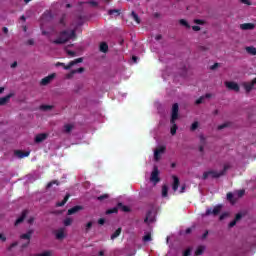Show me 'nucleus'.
Instances as JSON below:
<instances>
[{"label":"nucleus","instance_id":"1","mask_svg":"<svg viewBox=\"0 0 256 256\" xmlns=\"http://www.w3.org/2000/svg\"><path fill=\"white\" fill-rule=\"evenodd\" d=\"M70 39H77V31L72 30L69 32V30H64L59 33V37L56 40H53L52 43L54 45H65L67 41H70Z\"/></svg>","mask_w":256,"mask_h":256},{"label":"nucleus","instance_id":"2","mask_svg":"<svg viewBox=\"0 0 256 256\" xmlns=\"http://www.w3.org/2000/svg\"><path fill=\"white\" fill-rule=\"evenodd\" d=\"M231 166L229 164H225L222 171L217 172L215 170H210L203 173L202 179L205 181L206 179H209V177H212V179H219V177H223L229 171Z\"/></svg>","mask_w":256,"mask_h":256},{"label":"nucleus","instance_id":"3","mask_svg":"<svg viewBox=\"0 0 256 256\" xmlns=\"http://www.w3.org/2000/svg\"><path fill=\"white\" fill-rule=\"evenodd\" d=\"M178 119H179V104L174 103L172 106V114H171L170 123H175V121Z\"/></svg>","mask_w":256,"mask_h":256},{"label":"nucleus","instance_id":"4","mask_svg":"<svg viewBox=\"0 0 256 256\" xmlns=\"http://www.w3.org/2000/svg\"><path fill=\"white\" fill-rule=\"evenodd\" d=\"M150 181H152V183H159V181H161V178H159V168L157 166L153 167V171L151 173L150 176Z\"/></svg>","mask_w":256,"mask_h":256},{"label":"nucleus","instance_id":"5","mask_svg":"<svg viewBox=\"0 0 256 256\" xmlns=\"http://www.w3.org/2000/svg\"><path fill=\"white\" fill-rule=\"evenodd\" d=\"M31 235H33V230H28L27 233L20 236V239H25L27 241V243L22 244V249L29 247V243H31Z\"/></svg>","mask_w":256,"mask_h":256},{"label":"nucleus","instance_id":"6","mask_svg":"<svg viewBox=\"0 0 256 256\" xmlns=\"http://www.w3.org/2000/svg\"><path fill=\"white\" fill-rule=\"evenodd\" d=\"M224 85L227 87V89H229L230 91H235L236 93H239L240 91V87L239 84H237L236 82H229L226 81L224 83Z\"/></svg>","mask_w":256,"mask_h":256},{"label":"nucleus","instance_id":"7","mask_svg":"<svg viewBox=\"0 0 256 256\" xmlns=\"http://www.w3.org/2000/svg\"><path fill=\"white\" fill-rule=\"evenodd\" d=\"M57 77V74L56 73H52L46 77H44L41 82H40V85H43V86H47L49 85V83H51V81H53V79H55Z\"/></svg>","mask_w":256,"mask_h":256},{"label":"nucleus","instance_id":"8","mask_svg":"<svg viewBox=\"0 0 256 256\" xmlns=\"http://www.w3.org/2000/svg\"><path fill=\"white\" fill-rule=\"evenodd\" d=\"M219 213H221V205L215 206L213 210L211 208L207 209L205 215H207V216L215 215L216 216Z\"/></svg>","mask_w":256,"mask_h":256},{"label":"nucleus","instance_id":"9","mask_svg":"<svg viewBox=\"0 0 256 256\" xmlns=\"http://www.w3.org/2000/svg\"><path fill=\"white\" fill-rule=\"evenodd\" d=\"M14 155L16 157H18V159H25V157H29V155H31V152L30 151L24 152L22 150H15Z\"/></svg>","mask_w":256,"mask_h":256},{"label":"nucleus","instance_id":"10","mask_svg":"<svg viewBox=\"0 0 256 256\" xmlns=\"http://www.w3.org/2000/svg\"><path fill=\"white\" fill-rule=\"evenodd\" d=\"M79 211H83V206L76 205V206L68 209L67 215H75L76 213H79Z\"/></svg>","mask_w":256,"mask_h":256},{"label":"nucleus","instance_id":"11","mask_svg":"<svg viewBox=\"0 0 256 256\" xmlns=\"http://www.w3.org/2000/svg\"><path fill=\"white\" fill-rule=\"evenodd\" d=\"M161 153H165V146H161L160 148L154 151L155 161H159V159H161Z\"/></svg>","mask_w":256,"mask_h":256},{"label":"nucleus","instance_id":"12","mask_svg":"<svg viewBox=\"0 0 256 256\" xmlns=\"http://www.w3.org/2000/svg\"><path fill=\"white\" fill-rule=\"evenodd\" d=\"M27 213H29V211H27V210H24L22 212L21 216L14 223L15 227H17V225H21V223H23V221H25V218L27 217Z\"/></svg>","mask_w":256,"mask_h":256},{"label":"nucleus","instance_id":"13","mask_svg":"<svg viewBox=\"0 0 256 256\" xmlns=\"http://www.w3.org/2000/svg\"><path fill=\"white\" fill-rule=\"evenodd\" d=\"M47 137H49L48 134L40 133V134L36 135L34 141H35V143H43V141H45V139H47Z\"/></svg>","mask_w":256,"mask_h":256},{"label":"nucleus","instance_id":"14","mask_svg":"<svg viewBox=\"0 0 256 256\" xmlns=\"http://www.w3.org/2000/svg\"><path fill=\"white\" fill-rule=\"evenodd\" d=\"M240 29H242V31H251V30L255 29V24L244 23V24L240 25Z\"/></svg>","mask_w":256,"mask_h":256},{"label":"nucleus","instance_id":"15","mask_svg":"<svg viewBox=\"0 0 256 256\" xmlns=\"http://www.w3.org/2000/svg\"><path fill=\"white\" fill-rule=\"evenodd\" d=\"M78 63H83V58H77L73 61H70L69 64L65 67V70L69 71V69H71V67L77 65Z\"/></svg>","mask_w":256,"mask_h":256},{"label":"nucleus","instance_id":"16","mask_svg":"<svg viewBox=\"0 0 256 256\" xmlns=\"http://www.w3.org/2000/svg\"><path fill=\"white\" fill-rule=\"evenodd\" d=\"M242 218L243 215L241 213L236 214L235 219L229 223L228 227L230 229L235 227V225H237V221H241Z\"/></svg>","mask_w":256,"mask_h":256},{"label":"nucleus","instance_id":"17","mask_svg":"<svg viewBox=\"0 0 256 256\" xmlns=\"http://www.w3.org/2000/svg\"><path fill=\"white\" fill-rule=\"evenodd\" d=\"M155 221V217H153V211L149 210L146 213V217L144 219V223H153Z\"/></svg>","mask_w":256,"mask_h":256},{"label":"nucleus","instance_id":"18","mask_svg":"<svg viewBox=\"0 0 256 256\" xmlns=\"http://www.w3.org/2000/svg\"><path fill=\"white\" fill-rule=\"evenodd\" d=\"M173 179V184H172V189L173 191H177V189H179V178L177 176H172Z\"/></svg>","mask_w":256,"mask_h":256},{"label":"nucleus","instance_id":"19","mask_svg":"<svg viewBox=\"0 0 256 256\" xmlns=\"http://www.w3.org/2000/svg\"><path fill=\"white\" fill-rule=\"evenodd\" d=\"M99 51H101V53H107V51H109V45L106 42H101Z\"/></svg>","mask_w":256,"mask_h":256},{"label":"nucleus","instance_id":"20","mask_svg":"<svg viewBox=\"0 0 256 256\" xmlns=\"http://www.w3.org/2000/svg\"><path fill=\"white\" fill-rule=\"evenodd\" d=\"M69 197H71V195L66 194V196L64 197V199L61 202H57L56 203V207H63V206H65V204L69 201Z\"/></svg>","mask_w":256,"mask_h":256},{"label":"nucleus","instance_id":"21","mask_svg":"<svg viewBox=\"0 0 256 256\" xmlns=\"http://www.w3.org/2000/svg\"><path fill=\"white\" fill-rule=\"evenodd\" d=\"M56 239H58L59 241L65 239V231L63 229H59L56 232Z\"/></svg>","mask_w":256,"mask_h":256},{"label":"nucleus","instance_id":"22","mask_svg":"<svg viewBox=\"0 0 256 256\" xmlns=\"http://www.w3.org/2000/svg\"><path fill=\"white\" fill-rule=\"evenodd\" d=\"M11 97H13V93H10V94L6 95L5 97H2L1 105H7V103H9V100L11 99Z\"/></svg>","mask_w":256,"mask_h":256},{"label":"nucleus","instance_id":"23","mask_svg":"<svg viewBox=\"0 0 256 256\" xmlns=\"http://www.w3.org/2000/svg\"><path fill=\"white\" fill-rule=\"evenodd\" d=\"M118 209H121L124 213H129L131 211V208L128 206L123 205V203L119 202L118 204Z\"/></svg>","mask_w":256,"mask_h":256},{"label":"nucleus","instance_id":"24","mask_svg":"<svg viewBox=\"0 0 256 256\" xmlns=\"http://www.w3.org/2000/svg\"><path fill=\"white\" fill-rule=\"evenodd\" d=\"M73 124H65L63 128V133H71L73 131Z\"/></svg>","mask_w":256,"mask_h":256},{"label":"nucleus","instance_id":"25","mask_svg":"<svg viewBox=\"0 0 256 256\" xmlns=\"http://www.w3.org/2000/svg\"><path fill=\"white\" fill-rule=\"evenodd\" d=\"M253 87H255V85L252 82L244 83V89L246 93H251V90L253 89Z\"/></svg>","mask_w":256,"mask_h":256},{"label":"nucleus","instance_id":"26","mask_svg":"<svg viewBox=\"0 0 256 256\" xmlns=\"http://www.w3.org/2000/svg\"><path fill=\"white\" fill-rule=\"evenodd\" d=\"M108 15H114V17H119V15H121V10L110 9V10H108Z\"/></svg>","mask_w":256,"mask_h":256},{"label":"nucleus","instance_id":"27","mask_svg":"<svg viewBox=\"0 0 256 256\" xmlns=\"http://www.w3.org/2000/svg\"><path fill=\"white\" fill-rule=\"evenodd\" d=\"M131 17L138 25L141 23V18H139V15L135 11L131 12Z\"/></svg>","mask_w":256,"mask_h":256},{"label":"nucleus","instance_id":"28","mask_svg":"<svg viewBox=\"0 0 256 256\" xmlns=\"http://www.w3.org/2000/svg\"><path fill=\"white\" fill-rule=\"evenodd\" d=\"M200 142L202 145L199 146V151L203 153V151H205V137L200 136Z\"/></svg>","mask_w":256,"mask_h":256},{"label":"nucleus","instance_id":"29","mask_svg":"<svg viewBox=\"0 0 256 256\" xmlns=\"http://www.w3.org/2000/svg\"><path fill=\"white\" fill-rule=\"evenodd\" d=\"M112 213H119V207L116 206V207L110 208L106 211V215H112Z\"/></svg>","mask_w":256,"mask_h":256},{"label":"nucleus","instance_id":"30","mask_svg":"<svg viewBox=\"0 0 256 256\" xmlns=\"http://www.w3.org/2000/svg\"><path fill=\"white\" fill-rule=\"evenodd\" d=\"M121 228H118L112 235H111V240L114 241V239H117V237H119V235H121Z\"/></svg>","mask_w":256,"mask_h":256},{"label":"nucleus","instance_id":"31","mask_svg":"<svg viewBox=\"0 0 256 256\" xmlns=\"http://www.w3.org/2000/svg\"><path fill=\"white\" fill-rule=\"evenodd\" d=\"M246 51L249 53V55H256V48L253 46L246 47Z\"/></svg>","mask_w":256,"mask_h":256},{"label":"nucleus","instance_id":"32","mask_svg":"<svg viewBox=\"0 0 256 256\" xmlns=\"http://www.w3.org/2000/svg\"><path fill=\"white\" fill-rule=\"evenodd\" d=\"M204 251H205V246H198V248L195 251V255L196 256L203 255Z\"/></svg>","mask_w":256,"mask_h":256},{"label":"nucleus","instance_id":"33","mask_svg":"<svg viewBox=\"0 0 256 256\" xmlns=\"http://www.w3.org/2000/svg\"><path fill=\"white\" fill-rule=\"evenodd\" d=\"M30 256H53V254L51 253V251H44L38 254H31Z\"/></svg>","mask_w":256,"mask_h":256},{"label":"nucleus","instance_id":"34","mask_svg":"<svg viewBox=\"0 0 256 256\" xmlns=\"http://www.w3.org/2000/svg\"><path fill=\"white\" fill-rule=\"evenodd\" d=\"M169 195V187L167 185L162 186V197H167Z\"/></svg>","mask_w":256,"mask_h":256},{"label":"nucleus","instance_id":"35","mask_svg":"<svg viewBox=\"0 0 256 256\" xmlns=\"http://www.w3.org/2000/svg\"><path fill=\"white\" fill-rule=\"evenodd\" d=\"M172 127L170 129V133L171 135H176L177 134V124L174 123H171Z\"/></svg>","mask_w":256,"mask_h":256},{"label":"nucleus","instance_id":"36","mask_svg":"<svg viewBox=\"0 0 256 256\" xmlns=\"http://www.w3.org/2000/svg\"><path fill=\"white\" fill-rule=\"evenodd\" d=\"M54 185H59V181L57 180H52L51 182H49L46 186V189H51V187H53Z\"/></svg>","mask_w":256,"mask_h":256},{"label":"nucleus","instance_id":"37","mask_svg":"<svg viewBox=\"0 0 256 256\" xmlns=\"http://www.w3.org/2000/svg\"><path fill=\"white\" fill-rule=\"evenodd\" d=\"M63 223H64L65 227H69L70 225L73 224V219L72 218H66Z\"/></svg>","mask_w":256,"mask_h":256},{"label":"nucleus","instance_id":"38","mask_svg":"<svg viewBox=\"0 0 256 256\" xmlns=\"http://www.w3.org/2000/svg\"><path fill=\"white\" fill-rule=\"evenodd\" d=\"M40 109H42V111H51V109H53L52 105H42L40 106Z\"/></svg>","mask_w":256,"mask_h":256},{"label":"nucleus","instance_id":"39","mask_svg":"<svg viewBox=\"0 0 256 256\" xmlns=\"http://www.w3.org/2000/svg\"><path fill=\"white\" fill-rule=\"evenodd\" d=\"M180 25H183L184 27H186L187 29L191 28V25H189V22H187L185 19H181L180 20Z\"/></svg>","mask_w":256,"mask_h":256},{"label":"nucleus","instance_id":"40","mask_svg":"<svg viewBox=\"0 0 256 256\" xmlns=\"http://www.w3.org/2000/svg\"><path fill=\"white\" fill-rule=\"evenodd\" d=\"M65 19H67V15H66V14H63V15L61 16V18H60V21H59V23H60V25H61L62 27H65Z\"/></svg>","mask_w":256,"mask_h":256},{"label":"nucleus","instance_id":"41","mask_svg":"<svg viewBox=\"0 0 256 256\" xmlns=\"http://www.w3.org/2000/svg\"><path fill=\"white\" fill-rule=\"evenodd\" d=\"M143 241H144V243H147V242H149V241H152L151 233H148V234L144 235Z\"/></svg>","mask_w":256,"mask_h":256},{"label":"nucleus","instance_id":"42","mask_svg":"<svg viewBox=\"0 0 256 256\" xmlns=\"http://www.w3.org/2000/svg\"><path fill=\"white\" fill-rule=\"evenodd\" d=\"M199 128V122H193L191 127H190V130L191 131H196V129Z\"/></svg>","mask_w":256,"mask_h":256},{"label":"nucleus","instance_id":"43","mask_svg":"<svg viewBox=\"0 0 256 256\" xmlns=\"http://www.w3.org/2000/svg\"><path fill=\"white\" fill-rule=\"evenodd\" d=\"M109 197V194H103L97 197L98 201H105Z\"/></svg>","mask_w":256,"mask_h":256},{"label":"nucleus","instance_id":"44","mask_svg":"<svg viewBox=\"0 0 256 256\" xmlns=\"http://www.w3.org/2000/svg\"><path fill=\"white\" fill-rule=\"evenodd\" d=\"M91 227H93V222H88L85 228L86 233H89V230L91 229Z\"/></svg>","mask_w":256,"mask_h":256},{"label":"nucleus","instance_id":"45","mask_svg":"<svg viewBox=\"0 0 256 256\" xmlns=\"http://www.w3.org/2000/svg\"><path fill=\"white\" fill-rule=\"evenodd\" d=\"M203 101H205V96H201L200 98H198L195 103L196 105H201Z\"/></svg>","mask_w":256,"mask_h":256},{"label":"nucleus","instance_id":"46","mask_svg":"<svg viewBox=\"0 0 256 256\" xmlns=\"http://www.w3.org/2000/svg\"><path fill=\"white\" fill-rule=\"evenodd\" d=\"M74 75H75V70H71V71L66 75V77H67L68 79H73Z\"/></svg>","mask_w":256,"mask_h":256},{"label":"nucleus","instance_id":"47","mask_svg":"<svg viewBox=\"0 0 256 256\" xmlns=\"http://www.w3.org/2000/svg\"><path fill=\"white\" fill-rule=\"evenodd\" d=\"M74 71H75V74H77V73H84L85 72V68L80 67L78 69H74Z\"/></svg>","mask_w":256,"mask_h":256},{"label":"nucleus","instance_id":"48","mask_svg":"<svg viewBox=\"0 0 256 256\" xmlns=\"http://www.w3.org/2000/svg\"><path fill=\"white\" fill-rule=\"evenodd\" d=\"M194 23H196V25H204L205 22L201 19H196L194 20Z\"/></svg>","mask_w":256,"mask_h":256},{"label":"nucleus","instance_id":"49","mask_svg":"<svg viewBox=\"0 0 256 256\" xmlns=\"http://www.w3.org/2000/svg\"><path fill=\"white\" fill-rule=\"evenodd\" d=\"M55 65H56V67H63V69H65V67H67V65H65V63H63V62H57Z\"/></svg>","mask_w":256,"mask_h":256},{"label":"nucleus","instance_id":"50","mask_svg":"<svg viewBox=\"0 0 256 256\" xmlns=\"http://www.w3.org/2000/svg\"><path fill=\"white\" fill-rule=\"evenodd\" d=\"M89 5H91L92 7H99V3L97 1H90Z\"/></svg>","mask_w":256,"mask_h":256},{"label":"nucleus","instance_id":"51","mask_svg":"<svg viewBox=\"0 0 256 256\" xmlns=\"http://www.w3.org/2000/svg\"><path fill=\"white\" fill-rule=\"evenodd\" d=\"M227 200L233 201V193H231V192L227 193Z\"/></svg>","mask_w":256,"mask_h":256},{"label":"nucleus","instance_id":"52","mask_svg":"<svg viewBox=\"0 0 256 256\" xmlns=\"http://www.w3.org/2000/svg\"><path fill=\"white\" fill-rule=\"evenodd\" d=\"M226 217H228V214L227 213H222L219 217V220L220 221H223V219H226Z\"/></svg>","mask_w":256,"mask_h":256},{"label":"nucleus","instance_id":"53","mask_svg":"<svg viewBox=\"0 0 256 256\" xmlns=\"http://www.w3.org/2000/svg\"><path fill=\"white\" fill-rule=\"evenodd\" d=\"M189 255H191V249L188 248L184 251L183 256H189Z\"/></svg>","mask_w":256,"mask_h":256},{"label":"nucleus","instance_id":"54","mask_svg":"<svg viewBox=\"0 0 256 256\" xmlns=\"http://www.w3.org/2000/svg\"><path fill=\"white\" fill-rule=\"evenodd\" d=\"M226 127H228V125H227V123H224V124L218 126V130L221 131L222 129H225Z\"/></svg>","mask_w":256,"mask_h":256},{"label":"nucleus","instance_id":"55","mask_svg":"<svg viewBox=\"0 0 256 256\" xmlns=\"http://www.w3.org/2000/svg\"><path fill=\"white\" fill-rule=\"evenodd\" d=\"M26 45H35V40H34V39H29V40L26 42Z\"/></svg>","mask_w":256,"mask_h":256},{"label":"nucleus","instance_id":"56","mask_svg":"<svg viewBox=\"0 0 256 256\" xmlns=\"http://www.w3.org/2000/svg\"><path fill=\"white\" fill-rule=\"evenodd\" d=\"M217 67H219V63H214V64L210 67V69H211L212 71H215V69H217Z\"/></svg>","mask_w":256,"mask_h":256},{"label":"nucleus","instance_id":"57","mask_svg":"<svg viewBox=\"0 0 256 256\" xmlns=\"http://www.w3.org/2000/svg\"><path fill=\"white\" fill-rule=\"evenodd\" d=\"M98 224H99V225H105V218H100V219L98 220Z\"/></svg>","mask_w":256,"mask_h":256},{"label":"nucleus","instance_id":"58","mask_svg":"<svg viewBox=\"0 0 256 256\" xmlns=\"http://www.w3.org/2000/svg\"><path fill=\"white\" fill-rule=\"evenodd\" d=\"M243 195H245V190H239L238 197H243Z\"/></svg>","mask_w":256,"mask_h":256},{"label":"nucleus","instance_id":"59","mask_svg":"<svg viewBox=\"0 0 256 256\" xmlns=\"http://www.w3.org/2000/svg\"><path fill=\"white\" fill-rule=\"evenodd\" d=\"M244 5H251V1L249 0H240Z\"/></svg>","mask_w":256,"mask_h":256},{"label":"nucleus","instance_id":"60","mask_svg":"<svg viewBox=\"0 0 256 256\" xmlns=\"http://www.w3.org/2000/svg\"><path fill=\"white\" fill-rule=\"evenodd\" d=\"M209 235V231H205L202 235V239H207V236Z\"/></svg>","mask_w":256,"mask_h":256},{"label":"nucleus","instance_id":"61","mask_svg":"<svg viewBox=\"0 0 256 256\" xmlns=\"http://www.w3.org/2000/svg\"><path fill=\"white\" fill-rule=\"evenodd\" d=\"M193 31H201L200 26H192Z\"/></svg>","mask_w":256,"mask_h":256},{"label":"nucleus","instance_id":"62","mask_svg":"<svg viewBox=\"0 0 256 256\" xmlns=\"http://www.w3.org/2000/svg\"><path fill=\"white\" fill-rule=\"evenodd\" d=\"M193 229L192 228H187L185 233L186 235H189L190 233H192Z\"/></svg>","mask_w":256,"mask_h":256},{"label":"nucleus","instance_id":"63","mask_svg":"<svg viewBox=\"0 0 256 256\" xmlns=\"http://www.w3.org/2000/svg\"><path fill=\"white\" fill-rule=\"evenodd\" d=\"M3 33H5L6 35L9 33V29H7V27H3L2 28Z\"/></svg>","mask_w":256,"mask_h":256},{"label":"nucleus","instance_id":"64","mask_svg":"<svg viewBox=\"0 0 256 256\" xmlns=\"http://www.w3.org/2000/svg\"><path fill=\"white\" fill-rule=\"evenodd\" d=\"M15 67H17V62H13V63L11 64V68H12V69H15Z\"/></svg>","mask_w":256,"mask_h":256}]
</instances>
